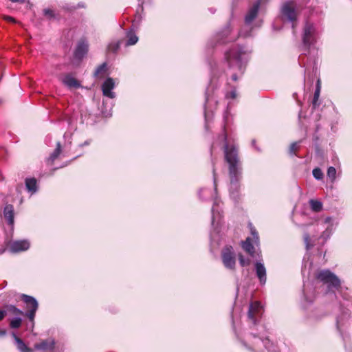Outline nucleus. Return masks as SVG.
I'll return each mask as SVG.
<instances>
[{
	"label": "nucleus",
	"mask_w": 352,
	"mask_h": 352,
	"mask_svg": "<svg viewBox=\"0 0 352 352\" xmlns=\"http://www.w3.org/2000/svg\"><path fill=\"white\" fill-rule=\"evenodd\" d=\"M88 43L85 39L80 40L76 47V49L75 50V56L77 58H82L87 52L88 51Z\"/></svg>",
	"instance_id": "nucleus-17"
},
{
	"label": "nucleus",
	"mask_w": 352,
	"mask_h": 352,
	"mask_svg": "<svg viewBox=\"0 0 352 352\" xmlns=\"http://www.w3.org/2000/svg\"><path fill=\"white\" fill-rule=\"evenodd\" d=\"M324 223L327 225L325 230L322 233L321 238L324 240L329 239V236L333 232V218L331 217H327L324 219Z\"/></svg>",
	"instance_id": "nucleus-20"
},
{
	"label": "nucleus",
	"mask_w": 352,
	"mask_h": 352,
	"mask_svg": "<svg viewBox=\"0 0 352 352\" xmlns=\"http://www.w3.org/2000/svg\"><path fill=\"white\" fill-rule=\"evenodd\" d=\"M243 346L252 352H260L261 346H263L268 352H278L276 346L270 341V340L261 336L259 332L258 334L254 332V329L244 339L241 340Z\"/></svg>",
	"instance_id": "nucleus-4"
},
{
	"label": "nucleus",
	"mask_w": 352,
	"mask_h": 352,
	"mask_svg": "<svg viewBox=\"0 0 352 352\" xmlns=\"http://www.w3.org/2000/svg\"><path fill=\"white\" fill-rule=\"evenodd\" d=\"M313 176L316 179L320 180L323 177V173L320 168H316L312 171Z\"/></svg>",
	"instance_id": "nucleus-32"
},
{
	"label": "nucleus",
	"mask_w": 352,
	"mask_h": 352,
	"mask_svg": "<svg viewBox=\"0 0 352 352\" xmlns=\"http://www.w3.org/2000/svg\"><path fill=\"white\" fill-rule=\"evenodd\" d=\"M6 334V330H0V337H3Z\"/></svg>",
	"instance_id": "nucleus-45"
},
{
	"label": "nucleus",
	"mask_w": 352,
	"mask_h": 352,
	"mask_svg": "<svg viewBox=\"0 0 352 352\" xmlns=\"http://www.w3.org/2000/svg\"><path fill=\"white\" fill-rule=\"evenodd\" d=\"M219 202L217 197H214V204L212 208V231L210 233L212 241L218 240L217 236L220 234L222 227V214L219 210Z\"/></svg>",
	"instance_id": "nucleus-5"
},
{
	"label": "nucleus",
	"mask_w": 352,
	"mask_h": 352,
	"mask_svg": "<svg viewBox=\"0 0 352 352\" xmlns=\"http://www.w3.org/2000/svg\"><path fill=\"white\" fill-rule=\"evenodd\" d=\"M6 316V311H0V320H3V318Z\"/></svg>",
	"instance_id": "nucleus-43"
},
{
	"label": "nucleus",
	"mask_w": 352,
	"mask_h": 352,
	"mask_svg": "<svg viewBox=\"0 0 352 352\" xmlns=\"http://www.w3.org/2000/svg\"><path fill=\"white\" fill-rule=\"evenodd\" d=\"M90 142H91V141H90V140H87V141H85L84 143H82V144H80L79 146H80V147L84 146H88V145H89V144H90Z\"/></svg>",
	"instance_id": "nucleus-44"
},
{
	"label": "nucleus",
	"mask_w": 352,
	"mask_h": 352,
	"mask_svg": "<svg viewBox=\"0 0 352 352\" xmlns=\"http://www.w3.org/2000/svg\"><path fill=\"white\" fill-rule=\"evenodd\" d=\"M308 240H309V236H307L305 237V241H306V242H307V241H308Z\"/></svg>",
	"instance_id": "nucleus-49"
},
{
	"label": "nucleus",
	"mask_w": 352,
	"mask_h": 352,
	"mask_svg": "<svg viewBox=\"0 0 352 352\" xmlns=\"http://www.w3.org/2000/svg\"><path fill=\"white\" fill-rule=\"evenodd\" d=\"M227 113H225V115L223 116V118H224V120L226 122V120H227Z\"/></svg>",
	"instance_id": "nucleus-48"
},
{
	"label": "nucleus",
	"mask_w": 352,
	"mask_h": 352,
	"mask_svg": "<svg viewBox=\"0 0 352 352\" xmlns=\"http://www.w3.org/2000/svg\"><path fill=\"white\" fill-rule=\"evenodd\" d=\"M208 192V190H207V189L201 190L200 191V192H199V196H200V197H201V198H203V199H208V197H204V196H202V195H201V193H202V192Z\"/></svg>",
	"instance_id": "nucleus-41"
},
{
	"label": "nucleus",
	"mask_w": 352,
	"mask_h": 352,
	"mask_svg": "<svg viewBox=\"0 0 352 352\" xmlns=\"http://www.w3.org/2000/svg\"><path fill=\"white\" fill-rule=\"evenodd\" d=\"M8 311L15 315L25 316V312H23L21 309H18L17 307H16L14 305H10L8 307Z\"/></svg>",
	"instance_id": "nucleus-30"
},
{
	"label": "nucleus",
	"mask_w": 352,
	"mask_h": 352,
	"mask_svg": "<svg viewBox=\"0 0 352 352\" xmlns=\"http://www.w3.org/2000/svg\"><path fill=\"white\" fill-rule=\"evenodd\" d=\"M221 260L223 266L230 271L236 270V253L231 245H226L221 250Z\"/></svg>",
	"instance_id": "nucleus-7"
},
{
	"label": "nucleus",
	"mask_w": 352,
	"mask_h": 352,
	"mask_svg": "<svg viewBox=\"0 0 352 352\" xmlns=\"http://www.w3.org/2000/svg\"><path fill=\"white\" fill-rule=\"evenodd\" d=\"M120 41L112 42L108 46V50L112 52H116L120 46Z\"/></svg>",
	"instance_id": "nucleus-31"
},
{
	"label": "nucleus",
	"mask_w": 352,
	"mask_h": 352,
	"mask_svg": "<svg viewBox=\"0 0 352 352\" xmlns=\"http://www.w3.org/2000/svg\"><path fill=\"white\" fill-rule=\"evenodd\" d=\"M260 6L261 0H258L254 2L253 5L250 8L246 15L245 16V25L239 32V36L248 37L252 35L251 31L253 28L252 24L258 15Z\"/></svg>",
	"instance_id": "nucleus-6"
},
{
	"label": "nucleus",
	"mask_w": 352,
	"mask_h": 352,
	"mask_svg": "<svg viewBox=\"0 0 352 352\" xmlns=\"http://www.w3.org/2000/svg\"><path fill=\"white\" fill-rule=\"evenodd\" d=\"M327 176L333 182L336 176V170L334 167L330 166L327 170Z\"/></svg>",
	"instance_id": "nucleus-33"
},
{
	"label": "nucleus",
	"mask_w": 352,
	"mask_h": 352,
	"mask_svg": "<svg viewBox=\"0 0 352 352\" xmlns=\"http://www.w3.org/2000/svg\"><path fill=\"white\" fill-rule=\"evenodd\" d=\"M208 91H208V89L207 91H206V101H208L209 100V98H208V97H209L208 96Z\"/></svg>",
	"instance_id": "nucleus-46"
},
{
	"label": "nucleus",
	"mask_w": 352,
	"mask_h": 352,
	"mask_svg": "<svg viewBox=\"0 0 352 352\" xmlns=\"http://www.w3.org/2000/svg\"><path fill=\"white\" fill-rule=\"evenodd\" d=\"M320 93V80H318L316 89L315 90L314 95V99L312 101L313 108H314V109L318 106V100L319 99Z\"/></svg>",
	"instance_id": "nucleus-26"
},
{
	"label": "nucleus",
	"mask_w": 352,
	"mask_h": 352,
	"mask_svg": "<svg viewBox=\"0 0 352 352\" xmlns=\"http://www.w3.org/2000/svg\"><path fill=\"white\" fill-rule=\"evenodd\" d=\"M316 40V32L313 24L307 23L304 27L302 34L303 46L305 50H308Z\"/></svg>",
	"instance_id": "nucleus-9"
},
{
	"label": "nucleus",
	"mask_w": 352,
	"mask_h": 352,
	"mask_svg": "<svg viewBox=\"0 0 352 352\" xmlns=\"http://www.w3.org/2000/svg\"><path fill=\"white\" fill-rule=\"evenodd\" d=\"M105 67H106L105 63H103V64L99 65L94 72V76H99V74H100L101 73H102L104 71Z\"/></svg>",
	"instance_id": "nucleus-36"
},
{
	"label": "nucleus",
	"mask_w": 352,
	"mask_h": 352,
	"mask_svg": "<svg viewBox=\"0 0 352 352\" xmlns=\"http://www.w3.org/2000/svg\"><path fill=\"white\" fill-rule=\"evenodd\" d=\"M21 298L25 304L27 311L25 312V316H27L31 322H33L38 307V303L36 299L27 294H22Z\"/></svg>",
	"instance_id": "nucleus-8"
},
{
	"label": "nucleus",
	"mask_w": 352,
	"mask_h": 352,
	"mask_svg": "<svg viewBox=\"0 0 352 352\" xmlns=\"http://www.w3.org/2000/svg\"><path fill=\"white\" fill-rule=\"evenodd\" d=\"M226 97L228 98L234 99L236 98V90L233 89L230 92L226 94Z\"/></svg>",
	"instance_id": "nucleus-38"
},
{
	"label": "nucleus",
	"mask_w": 352,
	"mask_h": 352,
	"mask_svg": "<svg viewBox=\"0 0 352 352\" xmlns=\"http://www.w3.org/2000/svg\"><path fill=\"white\" fill-rule=\"evenodd\" d=\"M248 227L250 228L251 235L250 236H248L245 241H244L243 242H258V233L255 229V228L253 226L252 223H249Z\"/></svg>",
	"instance_id": "nucleus-22"
},
{
	"label": "nucleus",
	"mask_w": 352,
	"mask_h": 352,
	"mask_svg": "<svg viewBox=\"0 0 352 352\" xmlns=\"http://www.w3.org/2000/svg\"><path fill=\"white\" fill-rule=\"evenodd\" d=\"M60 151H61V145H60V143L59 142H58L56 144V149L50 155V156L48 158V160L53 162L59 156Z\"/></svg>",
	"instance_id": "nucleus-27"
},
{
	"label": "nucleus",
	"mask_w": 352,
	"mask_h": 352,
	"mask_svg": "<svg viewBox=\"0 0 352 352\" xmlns=\"http://www.w3.org/2000/svg\"><path fill=\"white\" fill-rule=\"evenodd\" d=\"M238 258H239V263H240L241 266H242V267L248 266L251 263L250 259L245 258L241 253L238 254Z\"/></svg>",
	"instance_id": "nucleus-28"
},
{
	"label": "nucleus",
	"mask_w": 352,
	"mask_h": 352,
	"mask_svg": "<svg viewBox=\"0 0 352 352\" xmlns=\"http://www.w3.org/2000/svg\"><path fill=\"white\" fill-rule=\"evenodd\" d=\"M263 313L262 306L258 301L252 302L249 306L248 318L250 323L254 327L257 326L259 318Z\"/></svg>",
	"instance_id": "nucleus-10"
},
{
	"label": "nucleus",
	"mask_w": 352,
	"mask_h": 352,
	"mask_svg": "<svg viewBox=\"0 0 352 352\" xmlns=\"http://www.w3.org/2000/svg\"><path fill=\"white\" fill-rule=\"evenodd\" d=\"M317 278L328 288L327 293H334L336 298L340 297L342 300H340L341 316H338L336 319V327L338 331L342 335V329L346 326L349 318V311L352 309V299L349 294L344 291V288L340 285V280L338 276L330 270H324L320 271Z\"/></svg>",
	"instance_id": "nucleus-1"
},
{
	"label": "nucleus",
	"mask_w": 352,
	"mask_h": 352,
	"mask_svg": "<svg viewBox=\"0 0 352 352\" xmlns=\"http://www.w3.org/2000/svg\"><path fill=\"white\" fill-rule=\"evenodd\" d=\"M12 337L14 340L15 345L20 352H32L33 350L28 347L25 342L17 337L14 333H12Z\"/></svg>",
	"instance_id": "nucleus-21"
},
{
	"label": "nucleus",
	"mask_w": 352,
	"mask_h": 352,
	"mask_svg": "<svg viewBox=\"0 0 352 352\" xmlns=\"http://www.w3.org/2000/svg\"><path fill=\"white\" fill-rule=\"evenodd\" d=\"M242 249L252 258H260L259 248H256L254 243H241Z\"/></svg>",
	"instance_id": "nucleus-16"
},
{
	"label": "nucleus",
	"mask_w": 352,
	"mask_h": 352,
	"mask_svg": "<svg viewBox=\"0 0 352 352\" xmlns=\"http://www.w3.org/2000/svg\"><path fill=\"white\" fill-rule=\"evenodd\" d=\"M25 186L32 194L37 190L36 180L34 178H29L25 180Z\"/></svg>",
	"instance_id": "nucleus-24"
},
{
	"label": "nucleus",
	"mask_w": 352,
	"mask_h": 352,
	"mask_svg": "<svg viewBox=\"0 0 352 352\" xmlns=\"http://www.w3.org/2000/svg\"><path fill=\"white\" fill-rule=\"evenodd\" d=\"M309 205H310L311 209L314 212H318L322 210V204L320 201L315 200V199H310Z\"/></svg>",
	"instance_id": "nucleus-25"
},
{
	"label": "nucleus",
	"mask_w": 352,
	"mask_h": 352,
	"mask_svg": "<svg viewBox=\"0 0 352 352\" xmlns=\"http://www.w3.org/2000/svg\"><path fill=\"white\" fill-rule=\"evenodd\" d=\"M21 322L22 320L20 318H14L12 320H11L10 326L12 329H17L21 326Z\"/></svg>",
	"instance_id": "nucleus-29"
},
{
	"label": "nucleus",
	"mask_w": 352,
	"mask_h": 352,
	"mask_svg": "<svg viewBox=\"0 0 352 352\" xmlns=\"http://www.w3.org/2000/svg\"><path fill=\"white\" fill-rule=\"evenodd\" d=\"M4 251H7V250H6V248L4 250H2V251H1V253H3V252H4Z\"/></svg>",
	"instance_id": "nucleus-51"
},
{
	"label": "nucleus",
	"mask_w": 352,
	"mask_h": 352,
	"mask_svg": "<svg viewBox=\"0 0 352 352\" xmlns=\"http://www.w3.org/2000/svg\"><path fill=\"white\" fill-rule=\"evenodd\" d=\"M14 207L11 204H8L4 207L3 209V216L6 219L8 223L10 226H13L14 220Z\"/></svg>",
	"instance_id": "nucleus-19"
},
{
	"label": "nucleus",
	"mask_w": 352,
	"mask_h": 352,
	"mask_svg": "<svg viewBox=\"0 0 352 352\" xmlns=\"http://www.w3.org/2000/svg\"><path fill=\"white\" fill-rule=\"evenodd\" d=\"M255 272L260 284L264 285L267 281V272L264 264L261 261H256L254 264Z\"/></svg>",
	"instance_id": "nucleus-13"
},
{
	"label": "nucleus",
	"mask_w": 352,
	"mask_h": 352,
	"mask_svg": "<svg viewBox=\"0 0 352 352\" xmlns=\"http://www.w3.org/2000/svg\"><path fill=\"white\" fill-rule=\"evenodd\" d=\"M230 28H228L226 30H224L222 33L219 35V42L225 43L226 41H225L226 38L230 34Z\"/></svg>",
	"instance_id": "nucleus-34"
},
{
	"label": "nucleus",
	"mask_w": 352,
	"mask_h": 352,
	"mask_svg": "<svg viewBox=\"0 0 352 352\" xmlns=\"http://www.w3.org/2000/svg\"><path fill=\"white\" fill-rule=\"evenodd\" d=\"M283 14L287 18V19L292 22L296 20V14L292 2H286L282 7Z\"/></svg>",
	"instance_id": "nucleus-14"
},
{
	"label": "nucleus",
	"mask_w": 352,
	"mask_h": 352,
	"mask_svg": "<svg viewBox=\"0 0 352 352\" xmlns=\"http://www.w3.org/2000/svg\"><path fill=\"white\" fill-rule=\"evenodd\" d=\"M224 154L226 161L229 164L230 194V197L236 201L239 197V181L242 174L241 164L235 146H230L227 143L225 144Z\"/></svg>",
	"instance_id": "nucleus-2"
},
{
	"label": "nucleus",
	"mask_w": 352,
	"mask_h": 352,
	"mask_svg": "<svg viewBox=\"0 0 352 352\" xmlns=\"http://www.w3.org/2000/svg\"><path fill=\"white\" fill-rule=\"evenodd\" d=\"M4 251H7V250H6V248L4 250H2V251H1V253H3V252H4Z\"/></svg>",
	"instance_id": "nucleus-52"
},
{
	"label": "nucleus",
	"mask_w": 352,
	"mask_h": 352,
	"mask_svg": "<svg viewBox=\"0 0 352 352\" xmlns=\"http://www.w3.org/2000/svg\"><path fill=\"white\" fill-rule=\"evenodd\" d=\"M252 50L242 46H235L226 52L225 59L230 70H233L231 74L232 79L236 81L238 79V74L242 75L244 72L248 56Z\"/></svg>",
	"instance_id": "nucleus-3"
},
{
	"label": "nucleus",
	"mask_w": 352,
	"mask_h": 352,
	"mask_svg": "<svg viewBox=\"0 0 352 352\" xmlns=\"http://www.w3.org/2000/svg\"><path fill=\"white\" fill-rule=\"evenodd\" d=\"M115 87L116 85L114 80L112 78H107L102 85L103 95L109 98H114L116 97V94L112 91V90Z\"/></svg>",
	"instance_id": "nucleus-12"
},
{
	"label": "nucleus",
	"mask_w": 352,
	"mask_h": 352,
	"mask_svg": "<svg viewBox=\"0 0 352 352\" xmlns=\"http://www.w3.org/2000/svg\"><path fill=\"white\" fill-rule=\"evenodd\" d=\"M6 250L11 254H18L28 250L30 248V243H6Z\"/></svg>",
	"instance_id": "nucleus-15"
},
{
	"label": "nucleus",
	"mask_w": 352,
	"mask_h": 352,
	"mask_svg": "<svg viewBox=\"0 0 352 352\" xmlns=\"http://www.w3.org/2000/svg\"><path fill=\"white\" fill-rule=\"evenodd\" d=\"M305 301H307L308 302H312V299L308 300V298H307V297L306 296H305Z\"/></svg>",
	"instance_id": "nucleus-47"
},
{
	"label": "nucleus",
	"mask_w": 352,
	"mask_h": 352,
	"mask_svg": "<svg viewBox=\"0 0 352 352\" xmlns=\"http://www.w3.org/2000/svg\"><path fill=\"white\" fill-rule=\"evenodd\" d=\"M212 173H213V179H214V190H217V184H216V173H215V169L214 168H213L212 169Z\"/></svg>",
	"instance_id": "nucleus-40"
},
{
	"label": "nucleus",
	"mask_w": 352,
	"mask_h": 352,
	"mask_svg": "<svg viewBox=\"0 0 352 352\" xmlns=\"http://www.w3.org/2000/svg\"><path fill=\"white\" fill-rule=\"evenodd\" d=\"M16 242H21V243H23V242H27L25 240H22V241H17Z\"/></svg>",
	"instance_id": "nucleus-50"
},
{
	"label": "nucleus",
	"mask_w": 352,
	"mask_h": 352,
	"mask_svg": "<svg viewBox=\"0 0 352 352\" xmlns=\"http://www.w3.org/2000/svg\"><path fill=\"white\" fill-rule=\"evenodd\" d=\"M313 246H314V243H306V250H309L311 248H312Z\"/></svg>",
	"instance_id": "nucleus-42"
},
{
	"label": "nucleus",
	"mask_w": 352,
	"mask_h": 352,
	"mask_svg": "<svg viewBox=\"0 0 352 352\" xmlns=\"http://www.w3.org/2000/svg\"><path fill=\"white\" fill-rule=\"evenodd\" d=\"M138 41V37L135 33L132 30H129L126 32V45H133Z\"/></svg>",
	"instance_id": "nucleus-23"
},
{
	"label": "nucleus",
	"mask_w": 352,
	"mask_h": 352,
	"mask_svg": "<svg viewBox=\"0 0 352 352\" xmlns=\"http://www.w3.org/2000/svg\"><path fill=\"white\" fill-rule=\"evenodd\" d=\"M3 19L7 21H9V22H12V23H16V21L15 19H14L13 17L12 16H3Z\"/></svg>",
	"instance_id": "nucleus-39"
},
{
	"label": "nucleus",
	"mask_w": 352,
	"mask_h": 352,
	"mask_svg": "<svg viewBox=\"0 0 352 352\" xmlns=\"http://www.w3.org/2000/svg\"><path fill=\"white\" fill-rule=\"evenodd\" d=\"M56 342L53 338L43 340L34 344V349L41 352H53L55 348Z\"/></svg>",
	"instance_id": "nucleus-11"
},
{
	"label": "nucleus",
	"mask_w": 352,
	"mask_h": 352,
	"mask_svg": "<svg viewBox=\"0 0 352 352\" xmlns=\"http://www.w3.org/2000/svg\"><path fill=\"white\" fill-rule=\"evenodd\" d=\"M43 13L45 16H47L48 19H53L55 17L54 13L53 10L49 8H46L43 10Z\"/></svg>",
	"instance_id": "nucleus-35"
},
{
	"label": "nucleus",
	"mask_w": 352,
	"mask_h": 352,
	"mask_svg": "<svg viewBox=\"0 0 352 352\" xmlns=\"http://www.w3.org/2000/svg\"><path fill=\"white\" fill-rule=\"evenodd\" d=\"M63 83L68 88H79L80 83L71 74H66L62 80Z\"/></svg>",
	"instance_id": "nucleus-18"
},
{
	"label": "nucleus",
	"mask_w": 352,
	"mask_h": 352,
	"mask_svg": "<svg viewBox=\"0 0 352 352\" xmlns=\"http://www.w3.org/2000/svg\"><path fill=\"white\" fill-rule=\"evenodd\" d=\"M298 142H294L290 145L289 153L291 155H295V152L298 149Z\"/></svg>",
	"instance_id": "nucleus-37"
}]
</instances>
